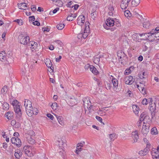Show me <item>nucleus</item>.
Segmentation results:
<instances>
[{"instance_id": "nucleus-34", "label": "nucleus", "mask_w": 159, "mask_h": 159, "mask_svg": "<svg viewBox=\"0 0 159 159\" xmlns=\"http://www.w3.org/2000/svg\"><path fill=\"white\" fill-rule=\"evenodd\" d=\"M128 4L127 3L123 2L122 1L121 3L120 4V6L122 9H125L128 7Z\"/></svg>"}, {"instance_id": "nucleus-42", "label": "nucleus", "mask_w": 159, "mask_h": 159, "mask_svg": "<svg viewBox=\"0 0 159 159\" xmlns=\"http://www.w3.org/2000/svg\"><path fill=\"white\" fill-rule=\"evenodd\" d=\"M55 4L58 7H61L62 6L63 2L61 0H57Z\"/></svg>"}, {"instance_id": "nucleus-14", "label": "nucleus", "mask_w": 159, "mask_h": 159, "mask_svg": "<svg viewBox=\"0 0 159 159\" xmlns=\"http://www.w3.org/2000/svg\"><path fill=\"white\" fill-rule=\"evenodd\" d=\"M26 112L29 116H31L34 114V112L33 111V108L32 107L27 108L25 109Z\"/></svg>"}, {"instance_id": "nucleus-24", "label": "nucleus", "mask_w": 159, "mask_h": 159, "mask_svg": "<svg viewBox=\"0 0 159 159\" xmlns=\"http://www.w3.org/2000/svg\"><path fill=\"white\" fill-rule=\"evenodd\" d=\"M137 86L138 89L142 94H143V95H144L146 94V93L145 90V88L146 87H143V86L141 87H140L139 85H137Z\"/></svg>"}, {"instance_id": "nucleus-39", "label": "nucleus", "mask_w": 159, "mask_h": 159, "mask_svg": "<svg viewBox=\"0 0 159 159\" xmlns=\"http://www.w3.org/2000/svg\"><path fill=\"white\" fill-rule=\"evenodd\" d=\"M31 146H25L23 148V149L22 152H24L25 154L27 152L28 150L29 149V148H30Z\"/></svg>"}, {"instance_id": "nucleus-38", "label": "nucleus", "mask_w": 159, "mask_h": 159, "mask_svg": "<svg viewBox=\"0 0 159 159\" xmlns=\"http://www.w3.org/2000/svg\"><path fill=\"white\" fill-rule=\"evenodd\" d=\"M93 106L91 105V103L90 102V101L89 100V101L88 104L86 105V107L87 109H89V112H90L91 111V110L92 108L93 107Z\"/></svg>"}, {"instance_id": "nucleus-43", "label": "nucleus", "mask_w": 159, "mask_h": 159, "mask_svg": "<svg viewBox=\"0 0 159 159\" xmlns=\"http://www.w3.org/2000/svg\"><path fill=\"white\" fill-rule=\"evenodd\" d=\"M105 87L107 89H110L111 87L110 83L109 82H107L105 84Z\"/></svg>"}, {"instance_id": "nucleus-25", "label": "nucleus", "mask_w": 159, "mask_h": 159, "mask_svg": "<svg viewBox=\"0 0 159 159\" xmlns=\"http://www.w3.org/2000/svg\"><path fill=\"white\" fill-rule=\"evenodd\" d=\"M90 70L94 75H97L99 74V71L97 70L96 68L93 66H92L91 67H90Z\"/></svg>"}, {"instance_id": "nucleus-17", "label": "nucleus", "mask_w": 159, "mask_h": 159, "mask_svg": "<svg viewBox=\"0 0 159 159\" xmlns=\"http://www.w3.org/2000/svg\"><path fill=\"white\" fill-rule=\"evenodd\" d=\"M15 111L16 113L18 115L20 116L22 115L21 110L20 109V105H17L14 107Z\"/></svg>"}, {"instance_id": "nucleus-18", "label": "nucleus", "mask_w": 159, "mask_h": 159, "mask_svg": "<svg viewBox=\"0 0 159 159\" xmlns=\"http://www.w3.org/2000/svg\"><path fill=\"white\" fill-rule=\"evenodd\" d=\"M112 82L113 86V89L115 90H116L118 89V81L116 79L113 78L112 80Z\"/></svg>"}, {"instance_id": "nucleus-11", "label": "nucleus", "mask_w": 159, "mask_h": 159, "mask_svg": "<svg viewBox=\"0 0 159 159\" xmlns=\"http://www.w3.org/2000/svg\"><path fill=\"white\" fill-rule=\"evenodd\" d=\"M134 81V80L133 78V76L130 75L128 77H126L125 79V83L126 84H131Z\"/></svg>"}, {"instance_id": "nucleus-22", "label": "nucleus", "mask_w": 159, "mask_h": 159, "mask_svg": "<svg viewBox=\"0 0 159 159\" xmlns=\"http://www.w3.org/2000/svg\"><path fill=\"white\" fill-rule=\"evenodd\" d=\"M131 134L133 138L134 139V142H137L138 139H139V135L137 131L135 130V131L133 132Z\"/></svg>"}, {"instance_id": "nucleus-49", "label": "nucleus", "mask_w": 159, "mask_h": 159, "mask_svg": "<svg viewBox=\"0 0 159 159\" xmlns=\"http://www.w3.org/2000/svg\"><path fill=\"white\" fill-rule=\"evenodd\" d=\"M12 104L14 107L15 106L17 105H19V102L17 100H14L12 101Z\"/></svg>"}, {"instance_id": "nucleus-62", "label": "nucleus", "mask_w": 159, "mask_h": 159, "mask_svg": "<svg viewBox=\"0 0 159 159\" xmlns=\"http://www.w3.org/2000/svg\"><path fill=\"white\" fill-rule=\"evenodd\" d=\"M29 7L31 10H36V7L35 5H32Z\"/></svg>"}, {"instance_id": "nucleus-52", "label": "nucleus", "mask_w": 159, "mask_h": 159, "mask_svg": "<svg viewBox=\"0 0 159 159\" xmlns=\"http://www.w3.org/2000/svg\"><path fill=\"white\" fill-rule=\"evenodd\" d=\"M17 22L20 25H23V21L22 20L17 19L14 21Z\"/></svg>"}, {"instance_id": "nucleus-61", "label": "nucleus", "mask_w": 159, "mask_h": 159, "mask_svg": "<svg viewBox=\"0 0 159 159\" xmlns=\"http://www.w3.org/2000/svg\"><path fill=\"white\" fill-rule=\"evenodd\" d=\"M47 116L51 120H53L54 118L53 116L50 114H47Z\"/></svg>"}, {"instance_id": "nucleus-45", "label": "nucleus", "mask_w": 159, "mask_h": 159, "mask_svg": "<svg viewBox=\"0 0 159 159\" xmlns=\"http://www.w3.org/2000/svg\"><path fill=\"white\" fill-rule=\"evenodd\" d=\"M150 120V119L149 116L148 115H145L144 118V120H143V121H144L143 122V124H145V122H147L148 121Z\"/></svg>"}, {"instance_id": "nucleus-58", "label": "nucleus", "mask_w": 159, "mask_h": 159, "mask_svg": "<svg viewBox=\"0 0 159 159\" xmlns=\"http://www.w3.org/2000/svg\"><path fill=\"white\" fill-rule=\"evenodd\" d=\"M91 15L92 17H93V18H95L97 16L96 11H94L93 12L91 13Z\"/></svg>"}, {"instance_id": "nucleus-2", "label": "nucleus", "mask_w": 159, "mask_h": 159, "mask_svg": "<svg viewBox=\"0 0 159 159\" xmlns=\"http://www.w3.org/2000/svg\"><path fill=\"white\" fill-rule=\"evenodd\" d=\"M18 40L21 44L26 45L29 41L30 38L28 36H24L22 34H21L19 35Z\"/></svg>"}, {"instance_id": "nucleus-13", "label": "nucleus", "mask_w": 159, "mask_h": 159, "mask_svg": "<svg viewBox=\"0 0 159 159\" xmlns=\"http://www.w3.org/2000/svg\"><path fill=\"white\" fill-rule=\"evenodd\" d=\"M29 46H31L30 48L33 51L34 50L36 49L38 46L37 43L34 42V41L30 42L28 44Z\"/></svg>"}, {"instance_id": "nucleus-63", "label": "nucleus", "mask_w": 159, "mask_h": 159, "mask_svg": "<svg viewBox=\"0 0 159 159\" xmlns=\"http://www.w3.org/2000/svg\"><path fill=\"white\" fill-rule=\"evenodd\" d=\"M154 37L156 38L157 39H159V32H156Z\"/></svg>"}, {"instance_id": "nucleus-19", "label": "nucleus", "mask_w": 159, "mask_h": 159, "mask_svg": "<svg viewBox=\"0 0 159 159\" xmlns=\"http://www.w3.org/2000/svg\"><path fill=\"white\" fill-rule=\"evenodd\" d=\"M6 53L4 51H2L0 53V60L2 62L7 61Z\"/></svg>"}, {"instance_id": "nucleus-29", "label": "nucleus", "mask_w": 159, "mask_h": 159, "mask_svg": "<svg viewBox=\"0 0 159 159\" xmlns=\"http://www.w3.org/2000/svg\"><path fill=\"white\" fill-rule=\"evenodd\" d=\"M45 63L48 67L52 69V68H51L52 65V63L49 59H46Z\"/></svg>"}, {"instance_id": "nucleus-7", "label": "nucleus", "mask_w": 159, "mask_h": 159, "mask_svg": "<svg viewBox=\"0 0 159 159\" xmlns=\"http://www.w3.org/2000/svg\"><path fill=\"white\" fill-rule=\"evenodd\" d=\"M149 124L148 123L143 125L142 132L143 135H146L148 132L149 129Z\"/></svg>"}, {"instance_id": "nucleus-20", "label": "nucleus", "mask_w": 159, "mask_h": 159, "mask_svg": "<svg viewBox=\"0 0 159 159\" xmlns=\"http://www.w3.org/2000/svg\"><path fill=\"white\" fill-rule=\"evenodd\" d=\"M5 116L8 120H11L13 118V113L12 112L8 111L5 114Z\"/></svg>"}, {"instance_id": "nucleus-47", "label": "nucleus", "mask_w": 159, "mask_h": 159, "mask_svg": "<svg viewBox=\"0 0 159 159\" xmlns=\"http://www.w3.org/2000/svg\"><path fill=\"white\" fill-rule=\"evenodd\" d=\"M151 132L152 134H157V130L156 128H153Z\"/></svg>"}, {"instance_id": "nucleus-60", "label": "nucleus", "mask_w": 159, "mask_h": 159, "mask_svg": "<svg viewBox=\"0 0 159 159\" xmlns=\"http://www.w3.org/2000/svg\"><path fill=\"white\" fill-rule=\"evenodd\" d=\"M145 153L143 151L141 150L139 152V154L141 156H144L146 155V153Z\"/></svg>"}, {"instance_id": "nucleus-50", "label": "nucleus", "mask_w": 159, "mask_h": 159, "mask_svg": "<svg viewBox=\"0 0 159 159\" xmlns=\"http://www.w3.org/2000/svg\"><path fill=\"white\" fill-rule=\"evenodd\" d=\"M51 107L53 110H56L57 107V104L56 102H54L52 104Z\"/></svg>"}, {"instance_id": "nucleus-33", "label": "nucleus", "mask_w": 159, "mask_h": 159, "mask_svg": "<svg viewBox=\"0 0 159 159\" xmlns=\"http://www.w3.org/2000/svg\"><path fill=\"white\" fill-rule=\"evenodd\" d=\"M152 155L153 158L159 157V152L157 150H156L154 152H152Z\"/></svg>"}, {"instance_id": "nucleus-16", "label": "nucleus", "mask_w": 159, "mask_h": 159, "mask_svg": "<svg viewBox=\"0 0 159 159\" xmlns=\"http://www.w3.org/2000/svg\"><path fill=\"white\" fill-rule=\"evenodd\" d=\"M84 144L85 142H83L82 143H80L77 144L76 150V153L77 154H78L79 152L81 151L82 149L81 147H83Z\"/></svg>"}, {"instance_id": "nucleus-35", "label": "nucleus", "mask_w": 159, "mask_h": 159, "mask_svg": "<svg viewBox=\"0 0 159 159\" xmlns=\"http://www.w3.org/2000/svg\"><path fill=\"white\" fill-rule=\"evenodd\" d=\"M145 20L146 21H145L143 24V27L146 28H147L150 26V23L148 20Z\"/></svg>"}, {"instance_id": "nucleus-9", "label": "nucleus", "mask_w": 159, "mask_h": 159, "mask_svg": "<svg viewBox=\"0 0 159 159\" xmlns=\"http://www.w3.org/2000/svg\"><path fill=\"white\" fill-rule=\"evenodd\" d=\"M156 106L155 103L154 104L151 103V104H150L149 109L151 111L152 118H153V117L155 116V110L156 109Z\"/></svg>"}, {"instance_id": "nucleus-1", "label": "nucleus", "mask_w": 159, "mask_h": 159, "mask_svg": "<svg viewBox=\"0 0 159 159\" xmlns=\"http://www.w3.org/2000/svg\"><path fill=\"white\" fill-rule=\"evenodd\" d=\"M89 24V22H85L84 31H81L80 33L78 34V37L79 39L82 38L85 39L87 37L90 31Z\"/></svg>"}, {"instance_id": "nucleus-54", "label": "nucleus", "mask_w": 159, "mask_h": 159, "mask_svg": "<svg viewBox=\"0 0 159 159\" xmlns=\"http://www.w3.org/2000/svg\"><path fill=\"white\" fill-rule=\"evenodd\" d=\"M7 86H4L3 88L2 89L1 91L3 92H7Z\"/></svg>"}, {"instance_id": "nucleus-41", "label": "nucleus", "mask_w": 159, "mask_h": 159, "mask_svg": "<svg viewBox=\"0 0 159 159\" xmlns=\"http://www.w3.org/2000/svg\"><path fill=\"white\" fill-rule=\"evenodd\" d=\"M146 79H145V80L144 79V80H141L139 81V83L140 84V85H139L140 87L144 86L146 87V85L145 84L146 83Z\"/></svg>"}, {"instance_id": "nucleus-27", "label": "nucleus", "mask_w": 159, "mask_h": 159, "mask_svg": "<svg viewBox=\"0 0 159 159\" xmlns=\"http://www.w3.org/2000/svg\"><path fill=\"white\" fill-rule=\"evenodd\" d=\"M133 110L134 112L136 114H138L139 111V108L138 106L136 105H134L132 106Z\"/></svg>"}, {"instance_id": "nucleus-10", "label": "nucleus", "mask_w": 159, "mask_h": 159, "mask_svg": "<svg viewBox=\"0 0 159 159\" xmlns=\"http://www.w3.org/2000/svg\"><path fill=\"white\" fill-rule=\"evenodd\" d=\"M35 153V149L31 147L30 148H29V150H28L27 152L25 154L29 157H32L34 156Z\"/></svg>"}, {"instance_id": "nucleus-64", "label": "nucleus", "mask_w": 159, "mask_h": 159, "mask_svg": "<svg viewBox=\"0 0 159 159\" xmlns=\"http://www.w3.org/2000/svg\"><path fill=\"white\" fill-rule=\"evenodd\" d=\"M73 7H74L73 9L74 10H76L78 9L79 6L78 4H75L73 5Z\"/></svg>"}, {"instance_id": "nucleus-4", "label": "nucleus", "mask_w": 159, "mask_h": 159, "mask_svg": "<svg viewBox=\"0 0 159 159\" xmlns=\"http://www.w3.org/2000/svg\"><path fill=\"white\" fill-rule=\"evenodd\" d=\"M85 18L84 16L83 15L79 16L77 20V24L82 27L85 22Z\"/></svg>"}, {"instance_id": "nucleus-28", "label": "nucleus", "mask_w": 159, "mask_h": 159, "mask_svg": "<svg viewBox=\"0 0 159 159\" xmlns=\"http://www.w3.org/2000/svg\"><path fill=\"white\" fill-rule=\"evenodd\" d=\"M55 116H56L59 123L61 125H63L64 124L63 121V118L62 117L60 116H58L57 115H55Z\"/></svg>"}, {"instance_id": "nucleus-56", "label": "nucleus", "mask_w": 159, "mask_h": 159, "mask_svg": "<svg viewBox=\"0 0 159 159\" xmlns=\"http://www.w3.org/2000/svg\"><path fill=\"white\" fill-rule=\"evenodd\" d=\"M32 23V24L34 25L39 26L40 25L39 22L37 21H35L34 22L33 21Z\"/></svg>"}, {"instance_id": "nucleus-51", "label": "nucleus", "mask_w": 159, "mask_h": 159, "mask_svg": "<svg viewBox=\"0 0 159 159\" xmlns=\"http://www.w3.org/2000/svg\"><path fill=\"white\" fill-rule=\"evenodd\" d=\"M151 36L149 34V33H144L143 35V38L144 39H147L148 38H149V37Z\"/></svg>"}, {"instance_id": "nucleus-15", "label": "nucleus", "mask_w": 159, "mask_h": 159, "mask_svg": "<svg viewBox=\"0 0 159 159\" xmlns=\"http://www.w3.org/2000/svg\"><path fill=\"white\" fill-rule=\"evenodd\" d=\"M117 55L118 57H119L120 60H122V59L124 58L126 56V54L121 50H119L117 52Z\"/></svg>"}, {"instance_id": "nucleus-40", "label": "nucleus", "mask_w": 159, "mask_h": 159, "mask_svg": "<svg viewBox=\"0 0 159 159\" xmlns=\"http://www.w3.org/2000/svg\"><path fill=\"white\" fill-rule=\"evenodd\" d=\"M65 25L63 23H60L57 25V28L59 30H62L64 27Z\"/></svg>"}, {"instance_id": "nucleus-21", "label": "nucleus", "mask_w": 159, "mask_h": 159, "mask_svg": "<svg viewBox=\"0 0 159 159\" xmlns=\"http://www.w3.org/2000/svg\"><path fill=\"white\" fill-rule=\"evenodd\" d=\"M57 144L60 148L63 150L65 144L64 143L62 140L61 139H59L57 141Z\"/></svg>"}, {"instance_id": "nucleus-8", "label": "nucleus", "mask_w": 159, "mask_h": 159, "mask_svg": "<svg viewBox=\"0 0 159 159\" xmlns=\"http://www.w3.org/2000/svg\"><path fill=\"white\" fill-rule=\"evenodd\" d=\"M9 108V104L4 101H0V108L5 110H8Z\"/></svg>"}, {"instance_id": "nucleus-30", "label": "nucleus", "mask_w": 159, "mask_h": 159, "mask_svg": "<svg viewBox=\"0 0 159 159\" xmlns=\"http://www.w3.org/2000/svg\"><path fill=\"white\" fill-rule=\"evenodd\" d=\"M89 99V98H85L83 100V105L85 109V113H86V105L88 104Z\"/></svg>"}, {"instance_id": "nucleus-46", "label": "nucleus", "mask_w": 159, "mask_h": 159, "mask_svg": "<svg viewBox=\"0 0 159 159\" xmlns=\"http://www.w3.org/2000/svg\"><path fill=\"white\" fill-rule=\"evenodd\" d=\"M74 5L73 2L71 1H70L67 4H66V6L70 8H73V5Z\"/></svg>"}, {"instance_id": "nucleus-32", "label": "nucleus", "mask_w": 159, "mask_h": 159, "mask_svg": "<svg viewBox=\"0 0 159 159\" xmlns=\"http://www.w3.org/2000/svg\"><path fill=\"white\" fill-rule=\"evenodd\" d=\"M124 13L125 16L128 18H130L132 16L130 11H124Z\"/></svg>"}, {"instance_id": "nucleus-44", "label": "nucleus", "mask_w": 159, "mask_h": 159, "mask_svg": "<svg viewBox=\"0 0 159 159\" xmlns=\"http://www.w3.org/2000/svg\"><path fill=\"white\" fill-rule=\"evenodd\" d=\"M145 72H143V73H141L139 74V77L141 79H143L145 80L146 79L145 77V75H144Z\"/></svg>"}, {"instance_id": "nucleus-48", "label": "nucleus", "mask_w": 159, "mask_h": 159, "mask_svg": "<svg viewBox=\"0 0 159 159\" xmlns=\"http://www.w3.org/2000/svg\"><path fill=\"white\" fill-rule=\"evenodd\" d=\"M156 33V31L155 30V29L152 30L149 33L151 36L155 35V34Z\"/></svg>"}, {"instance_id": "nucleus-53", "label": "nucleus", "mask_w": 159, "mask_h": 159, "mask_svg": "<svg viewBox=\"0 0 159 159\" xmlns=\"http://www.w3.org/2000/svg\"><path fill=\"white\" fill-rule=\"evenodd\" d=\"M76 14L75 13H70L68 16H70V17L74 20V18L76 17Z\"/></svg>"}, {"instance_id": "nucleus-37", "label": "nucleus", "mask_w": 159, "mask_h": 159, "mask_svg": "<svg viewBox=\"0 0 159 159\" xmlns=\"http://www.w3.org/2000/svg\"><path fill=\"white\" fill-rule=\"evenodd\" d=\"M152 100L151 98H149L148 99V101L146 99H144L142 102V103L143 105H146L148 103V102L149 101H150V102Z\"/></svg>"}, {"instance_id": "nucleus-36", "label": "nucleus", "mask_w": 159, "mask_h": 159, "mask_svg": "<svg viewBox=\"0 0 159 159\" xmlns=\"http://www.w3.org/2000/svg\"><path fill=\"white\" fill-rule=\"evenodd\" d=\"M116 134L115 133H113L109 135V137L111 141H113L116 139Z\"/></svg>"}, {"instance_id": "nucleus-12", "label": "nucleus", "mask_w": 159, "mask_h": 159, "mask_svg": "<svg viewBox=\"0 0 159 159\" xmlns=\"http://www.w3.org/2000/svg\"><path fill=\"white\" fill-rule=\"evenodd\" d=\"M31 132H32V136L28 138V142L29 143L33 144L35 143V141L34 138V136L35 135V133L33 131H31Z\"/></svg>"}, {"instance_id": "nucleus-59", "label": "nucleus", "mask_w": 159, "mask_h": 159, "mask_svg": "<svg viewBox=\"0 0 159 159\" xmlns=\"http://www.w3.org/2000/svg\"><path fill=\"white\" fill-rule=\"evenodd\" d=\"M145 116V114L144 113H142L140 116V119L141 120H144V118Z\"/></svg>"}, {"instance_id": "nucleus-5", "label": "nucleus", "mask_w": 159, "mask_h": 159, "mask_svg": "<svg viewBox=\"0 0 159 159\" xmlns=\"http://www.w3.org/2000/svg\"><path fill=\"white\" fill-rule=\"evenodd\" d=\"M11 141L12 143L16 145L18 147H20L21 145V141L18 138L12 137L11 139Z\"/></svg>"}, {"instance_id": "nucleus-57", "label": "nucleus", "mask_w": 159, "mask_h": 159, "mask_svg": "<svg viewBox=\"0 0 159 159\" xmlns=\"http://www.w3.org/2000/svg\"><path fill=\"white\" fill-rule=\"evenodd\" d=\"M96 118L97 120L99 121L100 122L102 123V119L100 117L98 116H96Z\"/></svg>"}, {"instance_id": "nucleus-6", "label": "nucleus", "mask_w": 159, "mask_h": 159, "mask_svg": "<svg viewBox=\"0 0 159 159\" xmlns=\"http://www.w3.org/2000/svg\"><path fill=\"white\" fill-rule=\"evenodd\" d=\"M18 8L22 10H30V7L26 2H22L17 4Z\"/></svg>"}, {"instance_id": "nucleus-26", "label": "nucleus", "mask_w": 159, "mask_h": 159, "mask_svg": "<svg viewBox=\"0 0 159 159\" xmlns=\"http://www.w3.org/2000/svg\"><path fill=\"white\" fill-rule=\"evenodd\" d=\"M22 154V153L20 150H17L16 152H15V156L16 159H19L21 157Z\"/></svg>"}, {"instance_id": "nucleus-3", "label": "nucleus", "mask_w": 159, "mask_h": 159, "mask_svg": "<svg viewBox=\"0 0 159 159\" xmlns=\"http://www.w3.org/2000/svg\"><path fill=\"white\" fill-rule=\"evenodd\" d=\"M114 20L111 18H109L106 21V25H104V27L107 30L110 29L112 31L114 30V29H116V28L114 27V29L113 28H108L107 26H112L114 25Z\"/></svg>"}, {"instance_id": "nucleus-31", "label": "nucleus", "mask_w": 159, "mask_h": 159, "mask_svg": "<svg viewBox=\"0 0 159 159\" xmlns=\"http://www.w3.org/2000/svg\"><path fill=\"white\" fill-rule=\"evenodd\" d=\"M140 2V0H133L131 2L132 6L133 7L136 6Z\"/></svg>"}, {"instance_id": "nucleus-23", "label": "nucleus", "mask_w": 159, "mask_h": 159, "mask_svg": "<svg viewBox=\"0 0 159 159\" xmlns=\"http://www.w3.org/2000/svg\"><path fill=\"white\" fill-rule=\"evenodd\" d=\"M24 106L25 109L32 107L31 102L30 100L27 99H25V100Z\"/></svg>"}, {"instance_id": "nucleus-55", "label": "nucleus", "mask_w": 159, "mask_h": 159, "mask_svg": "<svg viewBox=\"0 0 159 159\" xmlns=\"http://www.w3.org/2000/svg\"><path fill=\"white\" fill-rule=\"evenodd\" d=\"M29 21H30V23H31L33 21H34V20H35V17H34V16H30L29 17Z\"/></svg>"}]
</instances>
